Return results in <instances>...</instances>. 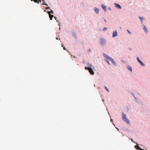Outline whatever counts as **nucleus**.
Segmentation results:
<instances>
[{
	"label": "nucleus",
	"instance_id": "nucleus-1",
	"mask_svg": "<svg viewBox=\"0 0 150 150\" xmlns=\"http://www.w3.org/2000/svg\"><path fill=\"white\" fill-rule=\"evenodd\" d=\"M122 120L127 124L129 123V120L126 118V115L123 112L122 113Z\"/></svg>",
	"mask_w": 150,
	"mask_h": 150
},
{
	"label": "nucleus",
	"instance_id": "nucleus-2",
	"mask_svg": "<svg viewBox=\"0 0 150 150\" xmlns=\"http://www.w3.org/2000/svg\"><path fill=\"white\" fill-rule=\"evenodd\" d=\"M85 69L86 70H88L91 74L92 75H93L94 74V73L91 68L86 67L85 68Z\"/></svg>",
	"mask_w": 150,
	"mask_h": 150
},
{
	"label": "nucleus",
	"instance_id": "nucleus-3",
	"mask_svg": "<svg viewBox=\"0 0 150 150\" xmlns=\"http://www.w3.org/2000/svg\"><path fill=\"white\" fill-rule=\"evenodd\" d=\"M100 40V43L101 45H104L105 43V40L101 38Z\"/></svg>",
	"mask_w": 150,
	"mask_h": 150
},
{
	"label": "nucleus",
	"instance_id": "nucleus-4",
	"mask_svg": "<svg viewBox=\"0 0 150 150\" xmlns=\"http://www.w3.org/2000/svg\"><path fill=\"white\" fill-rule=\"evenodd\" d=\"M137 61L141 64L142 66H144V64L139 59L138 57L137 58Z\"/></svg>",
	"mask_w": 150,
	"mask_h": 150
},
{
	"label": "nucleus",
	"instance_id": "nucleus-5",
	"mask_svg": "<svg viewBox=\"0 0 150 150\" xmlns=\"http://www.w3.org/2000/svg\"><path fill=\"white\" fill-rule=\"evenodd\" d=\"M117 35V32L116 31H114L112 34V36L113 37H114Z\"/></svg>",
	"mask_w": 150,
	"mask_h": 150
},
{
	"label": "nucleus",
	"instance_id": "nucleus-6",
	"mask_svg": "<svg viewBox=\"0 0 150 150\" xmlns=\"http://www.w3.org/2000/svg\"><path fill=\"white\" fill-rule=\"evenodd\" d=\"M101 7H102L103 9L105 11H106V7L103 4H102L101 5Z\"/></svg>",
	"mask_w": 150,
	"mask_h": 150
},
{
	"label": "nucleus",
	"instance_id": "nucleus-7",
	"mask_svg": "<svg viewBox=\"0 0 150 150\" xmlns=\"http://www.w3.org/2000/svg\"><path fill=\"white\" fill-rule=\"evenodd\" d=\"M115 7L116 8H118L119 9H121V6L119 4H117L115 3Z\"/></svg>",
	"mask_w": 150,
	"mask_h": 150
},
{
	"label": "nucleus",
	"instance_id": "nucleus-8",
	"mask_svg": "<svg viewBox=\"0 0 150 150\" xmlns=\"http://www.w3.org/2000/svg\"><path fill=\"white\" fill-rule=\"evenodd\" d=\"M103 56L105 57L106 58L108 59L109 60V59H110V57H109V56H108L107 54H103Z\"/></svg>",
	"mask_w": 150,
	"mask_h": 150
},
{
	"label": "nucleus",
	"instance_id": "nucleus-9",
	"mask_svg": "<svg viewBox=\"0 0 150 150\" xmlns=\"http://www.w3.org/2000/svg\"><path fill=\"white\" fill-rule=\"evenodd\" d=\"M109 60L111 61L113 64H114L115 65H116V63L115 62L114 60L113 59L110 57V59H109Z\"/></svg>",
	"mask_w": 150,
	"mask_h": 150
},
{
	"label": "nucleus",
	"instance_id": "nucleus-10",
	"mask_svg": "<svg viewBox=\"0 0 150 150\" xmlns=\"http://www.w3.org/2000/svg\"><path fill=\"white\" fill-rule=\"evenodd\" d=\"M143 29H144V30L145 32L146 33H147V32L148 30L145 25H144V26Z\"/></svg>",
	"mask_w": 150,
	"mask_h": 150
},
{
	"label": "nucleus",
	"instance_id": "nucleus-11",
	"mask_svg": "<svg viewBox=\"0 0 150 150\" xmlns=\"http://www.w3.org/2000/svg\"><path fill=\"white\" fill-rule=\"evenodd\" d=\"M95 12L97 13H98L99 12V10L98 8H95L94 9Z\"/></svg>",
	"mask_w": 150,
	"mask_h": 150
},
{
	"label": "nucleus",
	"instance_id": "nucleus-12",
	"mask_svg": "<svg viewBox=\"0 0 150 150\" xmlns=\"http://www.w3.org/2000/svg\"><path fill=\"white\" fill-rule=\"evenodd\" d=\"M127 69L130 71L131 72H132V68L131 67L129 66H128L127 67Z\"/></svg>",
	"mask_w": 150,
	"mask_h": 150
},
{
	"label": "nucleus",
	"instance_id": "nucleus-13",
	"mask_svg": "<svg viewBox=\"0 0 150 150\" xmlns=\"http://www.w3.org/2000/svg\"><path fill=\"white\" fill-rule=\"evenodd\" d=\"M49 14V16L50 18V19L51 20H52V18L53 16V15H52L51 14Z\"/></svg>",
	"mask_w": 150,
	"mask_h": 150
},
{
	"label": "nucleus",
	"instance_id": "nucleus-14",
	"mask_svg": "<svg viewBox=\"0 0 150 150\" xmlns=\"http://www.w3.org/2000/svg\"><path fill=\"white\" fill-rule=\"evenodd\" d=\"M48 14H50L51 13L53 14V12L52 10H51L50 11H48Z\"/></svg>",
	"mask_w": 150,
	"mask_h": 150
},
{
	"label": "nucleus",
	"instance_id": "nucleus-15",
	"mask_svg": "<svg viewBox=\"0 0 150 150\" xmlns=\"http://www.w3.org/2000/svg\"><path fill=\"white\" fill-rule=\"evenodd\" d=\"M87 66H88V67H92V65H91V64L88 63L87 64Z\"/></svg>",
	"mask_w": 150,
	"mask_h": 150
},
{
	"label": "nucleus",
	"instance_id": "nucleus-16",
	"mask_svg": "<svg viewBox=\"0 0 150 150\" xmlns=\"http://www.w3.org/2000/svg\"><path fill=\"white\" fill-rule=\"evenodd\" d=\"M107 28H105V27L103 29V31H105V30H107Z\"/></svg>",
	"mask_w": 150,
	"mask_h": 150
},
{
	"label": "nucleus",
	"instance_id": "nucleus-17",
	"mask_svg": "<svg viewBox=\"0 0 150 150\" xmlns=\"http://www.w3.org/2000/svg\"><path fill=\"white\" fill-rule=\"evenodd\" d=\"M105 88L108 92L109 91V90H108V89L107 88L106 86H105Z\"/></svg>",
	"mask_w": 150,
	"mask_h": 150
},
{
	"label": "nucleus",
	"instance_id": "nucleus-18",
	"mask_svg": "<svg viewBox=\"0 0 150 150\" xmlns=\"http://www.w3.org/2000/svg\"><path fill=\"white\" fill-rule=\"evenodd\" d=\"M127 31L128 32V33L129 34H131V32L129 31V30L128 29L127 30Z\"/></svg>",
	"mask_w": 150,
	"mask_h": 150
},
{
	"label": "nucleus",
	"instance_id": "nucleus-19",
	"mask_svg": "<svg viewBox=\"0 0 150 150\" xmlns=\"http://www.w3.org/2000/svg\"><path fill=\"white\" fill-rule=\"evenodd\" d=\"M139 18H140V19L141 21V22H142V19H143V18H141V17L140 16H139Z\"/></svg>",
	"mask_w": 150,
	"mask_h": 150
},
{
	"label": "nucleus",
	"instance_id": "nucleus-20",
	"mask_svg": "<svg viewBox=\"0 0 150 150\" xmlns=\"http://www.w3.org/2000/svg\"><path fill=\"white\" fill-rule=\"evenodd\" d=\"M106 62H107L108 64H110V63H109V62L108 60H106Z\"/></svg>",
	"mask_w": 150,
	"mask_h": 150
},
{
	"label": "nucleus",
	"instance_id": "nucleus-21",
	"mask_svg": "<svg viewBox=\"0 0 150 150\" xmlns=\"http://www.w3.org/2000/svg\"><path fill=\"white\" fill-rule=\"evenodd\" d=\"M91 52V50L90 49H88V52Z\"/></svg>",
	"mask_w": 150,
	"mask_h": 150
},
{
	"label": "nucleus",
	"instance_id": "nucleus-22",
	"mask_svg": "<svg viewBox=\"0 0 150 150\" xmlns=\"http://www.w3.org/2000/svg\"><path fill=\"white\" fill-rule=\"evenodd\" d=\"M46 9H50V7H46Z\"/></svg>",
	"mask_w": 150,
	"mask_h": 150
},
{
	"label": "nucleus",
	"instance_id": "nucleus-23",
	"mask_svg": "<svg viewBox=\"0 0 150 150\" xmlns=\"http://www.w3.org/2000/svg\"><path fill=\"white\" fill-rule=\"evenodd\" d=\"M63 49H64V50H66V48H65V47H63Z\"/></svg>",
	"mask_w": 150,
	"mask_h": 150
},
{
	"label": "nucleus",
	"instance_id": "nucleus-24",
	"mask_svg": "<svg viewBox=\"0 0 150 150\" xmlns=\"http://www.w3.org/2000/svg\"><path fill=\"white\" fill-rule=\"evenodd\" d=\"M104 21H105V22H106V21L105 19H104Z\"/></svg>",
	"mask_w": 150,
	"mask_h": 150
},
{
	"label": "nucleus",
	"instance_id": "nucleus-25",
	"mask_svg": "<svg viewBox=\"0 0 150 150\" xmlns=\"http://www.w3.org/2000/svg\"><path fill=\"white\" fill-rule=\"evenodd\" d=\"M54 18L56 20V17H54Z\"/></svg>",
	"mask_w": 150,
	"mask_h": 150
},
{
	"label": "nucleus",
	"instance_id": "nucleus-26",
	"mask_svg": "<svg viewBox=\"0 0 150 150\" xmlns=\"http://www.w3.org/2000/svg\"><path fill=\"white\" fill-rule=\"evenodd\" d=\"M112 121V120H111V121Z\"/></svg>",
	"mask_w": 150,
	"mask_h": 150
},
{
	"label": "nucleus",
	"instance_id": "nucleus-27",
	"mask_svg": "<svg viewBox=\"0 0 150 150\" xmlns=\"http://www.w3.org/2000/svg\"><path fill=\"white\" fill-rule=\"evenodd\" d=\"M63 45L62 44V46L63 47Z\"/></svg>",
	"mask_w": 150,
	"mask_h": 150
},
{
	"label": "nucleus",
	"instance_id": "nucleus-28",
	"mask_svg": "<svg viewBox=\"0 0 150 150\" xmlns=\"http://www.w3.org/2000/svg\"><path fill=\"white\" fill-rule=\"evenodd\" d=\"M56 39L57 40L58 39V38H56Z\"/></svg>",
	"mask_w": 150,
	"mask_h": 150
},
{
	"label": "nucleus",
	"instance_id": "nucleus-29",
	"mask_svg": "<svg viewBox=\"0 0 150 150\" xmlns=\"http://www.w3.org/2000/svg\"><path fill=\"white\" fill-rule=\"evenodd\" d=\"M46 11L45 10L44 11Z\"/></svg>",
	"mask_w": 150,
	"mask_h": 150
}]
</instances>
